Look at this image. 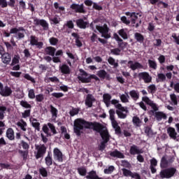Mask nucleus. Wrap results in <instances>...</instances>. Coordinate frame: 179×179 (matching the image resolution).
I'll list each match as a JSON object with an SVG mask.
<instances>
[{"label": "nucleus", "mask_w": 179, "mask_h": 179, "mask_svg": "<svg viewBox=\"0 0 179 179\" xmlns=\"http://www.w3.org/2000/svg\"><path fill=\"white\" fill-rule=\"evenodd\" d=\"M93 127V123L85 121L83 119H76L74 121L73 131L77 136H80L83 128L90 129Z\"/></svg>", "instance_id": "nucleus-1"}, {"label": "nucleus", "mask_w": 179, "mask_h": 179, "mask_svg": "<svg viewBox=\"0 0 179 179\" xmlns=\"http://www.w3.org/2000/svg\"><path fill=\"white\" fill-rule=\"evenodd\" d=\"M111 103L112 104H114L116 108H117L118 110H117L116 113L119 118H127V113H128V110H127V108L122 107V105L120 103V101L117 99H113L111 101Z\"/></svg>", "instance_id": "nucleus-2"}, {"label": "nucleus", "mask_w": 179, "mask_h": 179, "mask_svg": "<svg viewBox=\"0 0 179 179\" xmlns=\"http://www.w3.org/2000/svg\"><path fill=\"white\" fill-rule=\"evenodd\" d=\"M177 173V169L174 167L169 168L161 171L159 176L161 178H171Z\"/></svg>", "instance_id": "nucleus-3"}, {"label": "nucleus", "mask_w": 179, "mask_h": 179, "mask_svg": "<svg viewBox=\"0 0 179 179\" xmlns=\"http://www.w3.org/2000/svg\"><path fill=\"white\" fill-rule=\"evenodd\" d=\"M91 128H94V131L99 132L101 136V138H104L108 135V131L106 127H103L101 124L95 123L94 124H92V127Z\"/></svg>", "instance_id": "nucleus-4"}, {"label": "nucleus", "mask_w": 179, "mask_h": 179, "mask_svg": "<svg viewBox=\"0 0 179 179\" xmlns=\"http://www.w3.org/2000/svg\"><path fill=\"white\" fill-rule=\"evenodd\" d=\"M10 34H17V38H24L26 30L23 27L13 28L10 31Z\"/></svg>", "instance_id": "nucleus-5"}, {"label": "nucleus", "mask_w": 179, "mask_h": 179, "mask_svg": "<svg viewBox=\"0 0 179 179\" xmlns=\"http://www.w3.org/2000/svg\"><path fill=\"white\" fill-rule=\"evenodd\" d=\"M96 29L101 33V37L104 38H110L111 37L110 34H108V27H107V25L104 24L103 27L97 25L96 26Z\"/></svg>", "instance_id": "nucleus-6"}, {"label": "nucleus", "mask_w": 179, "mask_h": 179, "mask_svg": "<svg viewBox=\"0 0 179 179\" xmlns=\"http://www.w3.org/2000/svg\"><path fill=\"white\" fill-rule=\"evenodd\" d=\"M36 149L37 150L36 153V158L40 159V157H43L44 155H45V152H47V148L44 145H36Z\"/></svg>", "instance_id": "nucleus-7"}, {"label": "nucleus", "mask_w": 179, "mask_h": 179, "mask_svg": "<svg viewBox=\"0 0 179 179\" xmlns=\"http://www.w3.org/2000/svg\"><path fill=\"white\" fill-rule=\"evenodd\" d=\"M127 66L131 69V71H136V69H143V66L138 62L129 61Z\"/></svg>", "instance_id": "nucleus-8"}, {"label": "nucleus", "mask_w": 179, "mask_h": 179, "mask_svg": "<svg viewBox=\"0 0 179 179\" xmlns=\"http://www.w3.org/2000/svg\"><path fill=\"white\" fill-rule=\"evenodd\" d=\"M29 41L31 45H35L36 48H39V50L43 48V45H44V43H43V42H38V40H37V38L34 36H30Z\"/></svg>", "instance_id": "nucleus-9"}, {"label": "nucleus", "mask_w": 179, "mask_h": 179, "mask_svg": "<svg viewBox=\"0 0 179 179\" xmlns=\"http://www.w3.org/2000/svg\"><path fill=\"white\" fill-rule=\"evenodd\" d=\"M139 79L144 80L145 83H150L152 82V76L148 72H141L138 73Z\"/></svg>", "instance_id": "nucleus-10"}, {"label": "nucleus", "mask_w": 179, "mask_h": 179, "mask_svg": "<svg viewBox=\"0 0 179 179\" xmlns=\"http://www.w3.org/2000/svg\"><path fill=\"white\" fill-rule=\"evenodd\" d=\"M173 162H174L173 157L169 159L167 157H163L161 159V168L166 169V167H167L170 163H173Z\"/></svg>", "instance_id": "nucleus-11"}, {"label": "nucleus", "mask_w": 179, "mask_h": 179, "mask_svg": "<svg viewBox=\"0 0 179 179\" xmlns=\"http://www.w3.org/2000/svg\"><path fill=\"white\" fill-rule=\"evenodd\" d=\"M71 8L75 10L78 13H86V10H85V6L83 4H72L71 6Z\"/></svg>", "instance_id": "nucleus-12"}, {"label": "nucleus", "mask_w": 179, "mask_h": 179, "mask_svg": "<svg viewBox=\"0 0 179 179\" xmlns=\"http://www.w3.org/2000/svg\"><path fill=\"white\" fill-rule=\"evenodd\" d=\"M142 100H143V101H144V103H146V104H148V106L152 107V108L154 111H157V110H159V108H157V105H156V103L152 102V101L150 100V99H149V97L143 96Z\"/></svg>", "instance_id": "nucleus-13"}, {"label": "nucleus", "mask_w": 179, "mask_h": 179, "mask_svg": "<svg viewBox=\"0 0 179 179\" xmlns=\"http://www.w3.org/2000/svg\"><path fill=\"white\" fill-rule=\"evenodd\" d=\"M94 101H96V98L92 94H87L85 98V106L87 107H92Z\"/></svg>", "instance_id": "nucleus-14"}, {"label": "nucleus", "mask_w": 179, "mask_h": 179, "mask_svg": "<svg viewBox=\"0 0 179 179\" xmlns=\"http://www.w3.org/2000/svg\"><path fill=\"white\" fill-rule=\"evenodd\" d=\"M53 157H54L55 160H57V162H62L64 160L62 152L58 148L54 149Z\"/></svg>", "instance_id": "nucleus-15"}, {"label": "nucleus", "mask_w": 179, "mask_h": 179, "mask_svg": "<svg viewBox=\"0 0 179 179\" xmlns=\"http://www.w3.org/2000/svg\"><path fill=\"white\" fill-rule=\"evenodd\" d=\"M34 24H36V26H42V27L45 29V30H48V22H47V21H45V20H38V19H35L34 20Z\"/></svg>", "instance_id": "nucleus-16"}, {"label": "nucleus", "mask_w": 179, "mask_h": 179, "mask_svg": "<svg viewBox=\"0 0 179 179\" xmlns=\"http://www.w3.org/2000/svg\"><path fill=\"white\" fill-rule=\"evenodd\" d=\"M80 72L82 76H78L79 80L83 82V83H89V82H90V79L87 78V73L83 69H80Z\"/></svg>", "instance_id": "nucleus-17"}, {"label": "nucleus", "mask_w": 179, "mask_h": 179, "mask_svg": "<svg viewBox=\"0 0 179 179\" xmlns=\"http://www.w3.org/2000/svg\"><path fill=\"white\" fill-rule=\"evenodd\" d=\"M0 94L4 97H8L12 94V90L9 87H4L0 90Z\"/></svg>", "instance_id": "nucleus-18"}, {"label": "nucleus", "mask_w": 179, "mask_h": 179, "mask_svg": "<svg viewBox=\"0 0 179 179\" xmlns=\"http://www.w3.org/2000/svg\"><path fill=\"white\" fill-rule=\"evenodd\" d=\"M167 133L171 139H173L174 141H178V139H177V132L174 128L169 127L167 129Z\"/></svg>", "instance_id": "nucleus-19"}, {"label": "nucleus", "mask_w": 179, "mask_h": 179, "mask_svg": "<svg viewBox=\"0 0 179 179\" xmlns=\"http://www.w3.org/2000/svg\"><path fill=\"white\" fill-rule=\"evenodd\" d=\"M126 15L127 16H131V23H132L134 27H138V26H139L138 24V23H136L138 16H136V13H127Z\"/></svg>", "instance_id": "nucleus-20"}, {"label": "nucleus", "mask_w": 179, "mask_h": 179, "mask_svg": "<svg viewBox=\"0 0 179 179\" xmlns=\"http://www.w3.org/2000/svg\"><path fill=\"white\" fill-rule=\"evenodd\" d=\"M29 121L32 127H34V128H35L36 131H40V122H38V120H37V119L34 117H30Z\"/></svg>", "instance_id": "nucleus-21"}, {"label": "nucleus", "mask_w": 179, "mask_h": 179, "mask_svg": "<svg viewBox=\"0 0 179 179\" xmlns=\"http://www.w3.org/2000/svg\"><path fill=\"white\" fill-rule=\"evenodd\" d=\"M110 156H111L112 157H117V159H124V157H125V156L124 155V154H122V152L117 150L113 152H110Z\"/></svg>", "instance_id": "nucleus-22"}, {"label": "nucleus", "mask_w": 179, "mask_h": 179, "mask_svg": "<svg viewBox=\"0 0 179 179\" xmlns=\"http://www.w3.org/2000/svg\"><path fill=\"white\" fill-rule=\"evenodd\" d=\"M59 69L62 73H64L65 75H69V73H71V68H69V66L66 64L59 66Z\"/></svg>", "instance_id": "nucleus-23"}, {"label": "nucleus", "mask_w": 179, "mask_h": 179, "mask_svg": "<svg viewBox=\"0 0 179 179\" xmlns=\"http://www.w3.org/2000/svg\"><path fill=\"white\" fill-rule=\"evenodd\" d=\"M118 34L119 36H120V37H122V38H123V40H128V29H122L118 31Z\"/></svg>", "instance_id": "nucleus-24"}, {"label": "nucleus", "mask_w": 179, "mask_h": 179, "mask_svg": "<svg viewBox=\"0 0 179 179\" xmlns=\"http://www.w3.org/2000/svg\"><path fill=\"white\" fill-rule=\"evenodd\" d=\"M113 127L115 131V134H121V128L118 126V123L115 119L110 120Z\"/></svg>", "instance_id": "nucleus-25"}, {"label": "nucleus", "mask_w": 179, "mask_h": 179, "mask_svg": "<svg viewBox=\"0 0 179 179\" xmlns=\"http://www.w3.org/2000/svg\"><path fill=\"white\" fill-rule=\"evenodd\" d=\"M103 141H101V145L99 146V150H103V149H106V143L108 142V140L110 139V135L108 134L104 136V138H102Z\"/></svg>", "instance_id": "nucleus-26"}, {"label": "nucleus", "mask_w": 179, "mask_h": 179, "mask_svg": "<svg viewBox=\"0 0 179 179\" xmlns=\"http://www.w3.org/2000/svg\"><path fill=\"white\" fill-rule=\"evenodd\" d=\"M113 38L117 42L119 47L121 48L123 45H127V43L122 42V38L117 34H113Z\"/></svg>", "instance_id": "nucleus-27"}, {"label": "nucleus", "mask_w": 179, "mask_h": 179, "mask_svg": "<svg viewBox=\"0 0 179 179\" xmlns=\"http://www.w3.org/2000/svg\"><path fill=\"white\" fill-rule=\"evenodd\" d=\"M55 51H57V50L51 46L47 47L45 49V52L48 55H50L51 57H54L55 55Z\"/></svg>", "instance_id": "nucleus-28"}, {"label": "nucleus", "mask_w": 179, "mask_h": 179, "mask_svg": "<svg viewBox=\"0 0 179 179\" xmlns=\"http://www.w3.org/2000/svg\"><path fill=\"white\" fill-rule=\"evenodd\" d=\"M6 137L10 139V141H13L15 139V131L12 128H9L6 131Z\"/></svg>", "instance_id": "nucleus-29"}, {"label": "nucleus", "mask_w": 179, "mask_h": 179, "mask_svg": "<svg viewBox=\"0 0 179 179\" xmlns=\"http://www.w3.org/2000/svg\"><path fill=\"white\" fill-rule=\"evenodd\" d=\"M1 60L3 64H9L11 61L10 55L9 53H4L1 56Z\"/></svg>", "instance_id": "nucleus-30"}, {"label": "nucleus", "mask_w": 179, "mask_h": 179, "mask_svg": "<svg viewBox=\"0 0 179 179\" xmlns=\"http://www.w3.org/2000/svg\"><path fill=\"white\" fill-rule=\"evenodd\" d=\"M96 75L100 79H108V74H107V72L104 70L97 71Z\"/></svg>", "instance_id": "nucleus-31"}, {"label": "nucleus", "mask_w": 179, "mask_h": 179, "mask_svg": "<svg viewBox=\"0 0 179 179\" xmlns=\"http://www.w3.org/2000/svg\"><path fill=\"white\" fill-rule=\"evenodd\" d=\"M87 179H103L97 176L96 171H92L88 173V175L86 176Z\"/></svg>", "instance_id": "nucleus-32"}, {"label": "nucleus", "mask_w": 179, "mask_h": 179, "mask_svg": "<svg viewBox=\"0 0 179 179\" xmlns=\"http://www.w3.org/2000/svg\"><path fill=\"white\" fill-rule=\"evenodd\" d=\"M120 99L122 103H129V95L128 92H125V94H120Z\"/></svg>", "instance_id": "nucleus-33"}, {"label": "nucleus", "mask_w": 179, "mask_h": 179, "mask_svg": "<svg viewBox=\"0 0 179 179\" xmlns=\"http://www.w3.org/2000/svg\"><path fill=\"white\" fill-rule=\"evenodd\" d=\"M129 94L133 100L136 101L138 99H139V92L135 90L130 91Z\"/></svg>", "instance_id": "nucleus-34"}, {"label": "nucleus", "mask_w": 179, "mask_h": 179, "mask_svg": "<svg viewBox=\"0 0 179 179\" xmlns=\"http://www.w3.org/2000/svg\"><path fill=\"white\" fill-rule=\"evenodd\" d=\"M76 24L80 29H85L87 26V22H85L82 19H79L76 21Z\"/></svg>", "instance_id": "nucleus-35"}, {"label": "nucleus", "mask_w": 179, "mask_h": 179, "mask_svg": "<svg viewBox=\"0 0 179 179\" xmlns=\"http://www.w3.org/2000/svg\"><path fill=\"white\" fill-rule=\"evenodd\" d=\"M141 153V150L136 145H132L130 148V154L131 155H139Z\"/></svg>", "instance_id": "nucleus-36"}, {"label": "nucleus", "mask_w": 179, "mask_h": 179, "mask_svg": "<svg viewBox=\"0 0 179 179\" xmlns=\"http://www.w3.org/2000/svg\"><path fill=\"white\" fill-rule=\"evenodd\" d=\"M103 99L105 104L107 106V107H108V106H110V101L111 100V95H110L109 94H104L103 95Z\"/></svg>", "instance_id": "nucleus-37"}, {"label": "nucleus", "mask_w": 179, "mask_h": 179, "mask_svg": "<svg viewBox=\"0 0 179 179\" xmlns=\"http://www.w3.org/2000/svg\"><path fill=\"white\" fill-rule=\"evenodd\" d=\"M155 117L158 121H160V120H166L167 118V115H166L165 113L162 112H158L155 114Z\"/></svg>", "instance_id": "nucleus-38"}, {"label": "nucleus", "mask_w": 179, "mask_h": 179, "mask_svg": "<svg viewBox=\"0 0 179 179\" xmlns=\"http://www.w3.org/2000/svg\"><path fill=\"white\" fill-rule=\"evenodd\" d=\"M45 82H46V83H49V82H53V83H59V79H58V78L56 76H53L45 78Z\"/></svg>", "instance_id": "nucleus-39"}, {"label": "nucleus", "mask_w": 179, "mask_h": 179, "mask_svg": "<svg viewBox=\"0 0 179 179\" xmlns=\"http://www.w3.org/2000/svg\"><path fill=\"white\" fill-rule=\"evenodd\" d=\"M50 113L52 114V120H55V118H57V115H58V110H57V108H54V106H50Z\"/></svg>", "instance_id": "nucleus-40"}, {"label": "nucleus", "mask_w": 179, "mask_h": 179, "mask_svg": "<svg viewBox=\"0 0 179 179\" xmlns=\"http://www.w3.org/2000/svg\"><path fill=\"white\" fill-rule=\"evenodd\" d=\"M17 125L20 127L22 131H26V127H27L26 122L21 120L17 123Z\"/></svg>", "instance_id": "nucleus-41"}, {"label": "nucleus", "mask_w": 179, "mask_h": 179, "mask_svg": "<svg viewBox=\"0 0 179 179\" xmlns=\"http://www.w3.org/2000/svg\"><path fill=\"white\" fill-rule=\"evenodd\" d=\"M78 172L80 174V176H82L83 177H85L86 176V173H87V171L86 170V168L85 167H80L78 168Z\"/></svg>", "instance_id": "nucleus-42"}, {"label": "nucleus", "mask_w": 179, "mask_h": 179, "mask_svg": "<svg viewBox=\"0 0 179 179\" xmlns=\"http://www.w3.org/2000/svg\"><path fill=\"white\" fill-rule=\"evenodd\" d=\"M7 108L6 106H0V120H3L5 117V111Z\"/></svg>", "instance_id": "nucleus-43"}, {"label": "nucleus", "mask_w": 179, "mask_h": 179, "mask_svg": "<svg viewBox=\"0 0 179 179\" xmlns=\"http://www.w3.org/2000/svg\"><path fill=\"white\" fill-rule=\"evenodd\" d=\"M108 62L110 64V65H113L114 68H117L118 66V63L115 62V59L113 57H109L108 59Z\"/></svg>", "instance_id": "nucleus-44"}, {"label": "nucleus", "mask_w": 179, "mask_h": 179, "mask_svg": "<svg viewBox=\"0 0 179 179\" xmlns=\"http://www.w3.org/2000/svg\"><path fill=\"white\" fill-rule=\"evenodd\" d=\"M132 121L135 127H141V123L142 122L141 121V119H139V117H134Z\"/></svg>", "instance_id": "nucleus-45"}, {"label": "nucleus", "mask_w": 179, "mask_h": 179, "mask_svg": "<svg viewBox=\"0 0 179 179\" xmlns=\"http://www.w3.org/2000/svg\"><path fill=\"white\" fill-rule=\"evenodd\" d=\"M148 64L150 68H152V69H157V64H156V62L155 60H148Z\"/></svg>", "instance_id": "nucleus-46"}, {"label": "nucleus", "mask_w": 179, "mask_h": 179, "mask_svg": "<svg viewBox=\"0 0 179 179\" xmlns=\"http://www.w3.org/2000/svg\"><path fill=\"white\" fill-rule=\"evenodd\" d=\"M122 171L123 176H124V177H131V176L132 175V171H131L130 170H128L127 169H122Z\"/></svg>", "instance_id": "nucleus-47"}, {"label": "nucleus", "mask_w": 179, "mask_h": 179, "mask_svg": "<svg viewBox=\"0 0 179 179\" xmlns=\"http://www.w3.org/2000/svg\"><path fill=\"white\" fill-rule=\"evenodd\" d=\"M45 164L48 166H52V158L50 155H48V156L45 158Z\"/></svg>", "instance_id": "nucleus-48"}, {"label": "nucleus", "mask_w": 179, "mask_h": 179, "mask_svg": "<svg viewBox=\"0 0 179 179\" xmlns=\"http://www.w3.org/2000/svg\"><path fill=\"white\" fill-rule=\"evenodd\" d=\"M28 97L31 99H36V94L34 93V90L31 89L28 90Z\"/></svg>", "instance_id": "nucleus-49"}, {"label": "nucleus", "mask_w": 179, "mask_h": 179, "mask_svg": "<svg viewBox=\"0 0 179 179\" xmlns=\"http://www.w3.org/2000/svg\"><path fill=\"white\" fill-rule=\"evenodd\" d=\"M114 166H110L108 168H106L104 169L103 173L105 174H111V173H113V171H114Z\"/></svg>", "instance_id": "nucleus-50"}, {"label": "nucleus", "mask_w": 179, "mask_h": 179, "mask_svg": "<svg viewBox=\"0 0 179 179\" xmlns=\"http://www.w3.org/2000/svg\"><path fill=\"white\" fill-rule=\"evenodd\" d=\"M171 100L174 106H177L178 104V102L177 101V96L176 94H172L170 95Z\"/></svg>", "instance_id": "nucleus-51"}, {"label": "nucleus", "mask_w": 179, "mask_h": 179, "mask_svg": "<svg viewBox=\"0 0 179 179\" xmlns=\"http://www.w3.org/2000/svg\"><path fill=\"white\" fill-rule=\"evenodd\" d=\"M20 106H22V107H24V108H31V105H30L26 101H20Z\"/></svg>", "instance_id": "nucleus-52"}, {"label": "nucleus", "mask_w": 179, "mask_h": 179, "mask_svg": "<svg viewBox=\"0 0 179 179\" xmlns=\"http://www.w3.org/2000/svg\"><path fill=\"white\" fill-rule=\"evenodd\" d=\"M39 171L42 177H47L48 176V172H47V169L45 168L40 169Z\"/></svg>", "instance_id": "nucleus-53"}, {"label": "nucleus", "mask_w": 179, "mask_h": 179, "mask_svg": "<svg viewBox=\"0 0 179 179\" xmlns=\"http://www.w3.org/2000/svg\"><path fill=\"white\" fill-rule=\"evenodd\" d=\"M20 59V55H15L13 59L12 65H16V64H19Z\"/></svg>", "instance_id": "nucleus-54"}, {"label": "nucleus", "mask_w": 179, "mask_h": 179, "mask_svg": "<svg viewBox=\"0 0 179 179\" xmlns=\"http://www.w3.org/2000/svg\"><path fill=\"white\" fill-rule=\"evenodd\" d=\"M51 45H57L58 44V39L55 37H52L49 39Z\"/></svg>", "instance_id": "nucleus-55"}, {"label": "nucleus", "mask_w": 179, "mask_h": 179, "mask_svg": "<svg viewBox=\"0 0 179 179\" xmlns=\"http://www.w3.org/2000/svg\"><path fill=\"white\" fill-rule=\"evenodd\" d=\"M48 127L50 128V131L55 135L57 134V130L55 129V127L54 124L51 123H48Z\"/></svg>", "instance_id": "nucleus-56"}, {"label": "nucleus", "mask_w": 179, "mask_h": 179, "mask_svg": "<svg viewBox=\"0 0 179 179\" xmlns=\"http://www.w3.org/2000/svg\"><path fill=\"white\" fill-rule=\"evenodd\" d=\"M148 90L150 93H155L156 92V85H150L148 86Z\"/></svg>", "instance_id": "nucleus-57"}, {"label": "nucleus", "mask_w": 179, "mask_h": 179, "mask_svg": "<svg viewBox=\"0 0 179 179\" xmlns=\"http://www.w3.org/2000/svg\"><path fill=\"white\" fill-rule=\"evenodd\" d=\"M157 77L159 82H164L166 80V75L164 73H158Z\"/></svg>", "instance_id": "nucleus-58"}, {"label": "nucleus", "mask_w": 179, "mask_h": 179, "mask_svg": "<svg viewBox=\"0 0 179 179\" xmlns=\"http://www.w3.org/2000/svg\"><path fill=\"white\" fill-rule=\"evenodd\" d=\"M110 52L113 55H120L121 50H120L119 48L111 49Z\"/></svg>", "instance_id": "nucleus-59"}, {"label": "nucleus", "mask_w": 179, "mask_h": 179, "mask_svg": "<svg viewBox=\"0 0 179 179\" xmlns=\"http://www.w3.org/2000/svg\"><path fill=\"white\" fill-rule=\"evenodd\" d=\"M35 97H36V101L38 102H41L44 100V94H39L36 95Z\"/></svg>", "instance_id": "nucleus-60"}, {"label": "nucleus", "mask_w": 179, "mask_h": 179, "mask_svg": "<svg viewBox=\"0 0 179 179\" xmlns=\"http://www.w3.org/2000/svg\"><path fill=\"white\" fill-rule=\"evenodd\" d=\"M135 38L137 40V41H143V36L141 34L136 33L135 34Z\"/></svg>", "instance_id": "nucleus-61"}, {"label": "nucleus", "mask_w": 179, "mask_h": 179, "mask_svg": "<svg viewBox=\"0 0 179 179\" xmlns=\"http://www.w3.org/2000/svg\"><path fill=\"white\" fill-rule=\"evenodd\" d=\"M27 117H30V109L26 110L24 113H22L23 118H27Z\"/></svg>", "instance_id": "nucleus-62"}, {"label": "nucleus", "mask_w": 179, "mask_h": 179, "mask_svg": "<svg viewBox=\"0 0 179 179\" xmlns=\"http://www.w3.org/2000/svg\"><path fill=\"white\" fill-rule=\"evenodd\" d=\"M131 178H134V179H141V175L136 172L131 173Z\"/></svg>", "instance_id": "nucleus-63"}, {"label": "nucleus", "mask_w": 179, "mask_h": 179, "mask_svg": "<svg viewBox=\"0 0 179 179\" xmlns=\"http://www.w3.org/2000/svg\"><path fill=\"white\" fill-rule=\"evenodd\" d=\"M172 37L174 39L175 43H176V44H178V45H179V36H177V34H173Z\"/></svg>", "instance_id": "nucleus-64"}]
</instances>
